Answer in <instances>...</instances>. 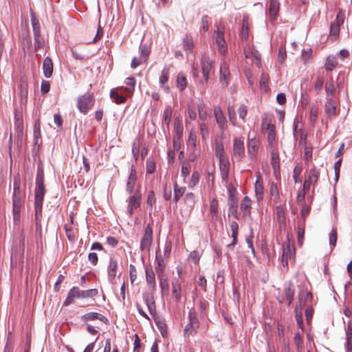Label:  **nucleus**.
I'll return each mask as SVG.
<instances>
[{
  "label": "nucleus",
  "instance_id": "nucleus-27",
  "mask_svg": "<svg viewBox=\"0 0 352 352\" xmlns=\"http://www.w3.org/2000/svg\"><path fill=\"white\" fill-rule=\"evenodd\" d=\"M312 298L311 294L307 290H301L298 295V307L300 309L305 306L306 302Z\"/></svg>",
  "mask_w": 352,
  "mask_h": 352
},
{
  "label": "nucleus",
  "instance_id": "nucleus-3",
  "mask_svg": "<svg viewBox=\"0 0 352 352\" xmlns=\"http://www.w3.org/2000/svg\"><path fill=\"white\" fill-rule=\"evenodd\" d=\"M45 189L44 185H36L35 195H34V209H35V220L36 223L38 224L41 222L42 217V208Z\"/></svg>",
  "mask_w": 352,
  "mask_h": 352
},
{
  "label": "nucleus",
  "instance_id": "nucleus-41",
  "mask_svg": "<svg viewBox=\"0 0 352 352\" xmlns=\"http://www.w3.org/2000/svg\"><path fill=\"white\" fill-rule=\"evenodd\" d=\"M188 146L190 148L191 151H195L197 146V135L195 131H191L189 133L188 141Z\"/></svg>",
  "mask_w": 352,
  "mask_h": 352
},
{
  "label": "nucleus",
  "instance_id": "nucleus-19",
  "mask_svg": "<svg viewBox=\"0 0 352 352\" xmlns=\"http://www.w3.org/2000/svg\"><path fill=\"white\" fill-rule=\"evenodd\" d=\"M80 320L84 322L95 320H99L104 322L107 321V318L106 317L96 312H89L85 314L80 317Z\"/></svg>",
  "mask_w": 352,
  "mask_h": 352
},
{
  "label": "nucleus",
  "instance_id": "nucleus-36",
  "mask_svg": "<svg viewBox=\"0 0 352 352\" xmlns=\"http://www.w3.org/2000/svg\"><path fill=\"white\" fill-rule=\"evenodd\" d=\"M110 96L116 104H122L126 101L125 97L120 94L117 89H112L111 90Z\"/></svg>",
  "mask_w": 352,
  "mask_h": 352
},
{
  "label": "nucleus",
  "instance_id": "nucleus-37",
  "mask_svg": "<svg viewBox=\"0 0 352 352\" xmlns=\"http://www.w3.org/2000/svg\"><path fill=\"white\" fill-rule=\"evenodd\" d=\"M19 90L21 100H25L28 94V85L26 80L21 79L19 82Z\"/></svg>",
  "mask_w": 352,
  "mask_h": 352
},
{
  "label": "nucleus",
  "instance_id": "nucleus-47",
  "mask_svg": "<svg viewBox=\"0 0 352 352\" xmlns=\"http://www.w3.org/2000/svg\"><path fill=\"white\" fill-rule=\"evenodd\" d=\"M98 294L97 289H91L88 290H81V298H94Z\"/></svg>",
  "mask_w": 352,
  "mask_h": 352
},
{
  "label": "nucleus",
  "instance_id": "nucleus-17",
  "mask_svg": "<svg viewBox=\"0 0 352 352\" xmlns=\"http://www.w3.org/2000/svg\"><path fill=\"white\" fill-rule=\"evenodd\" d=\"M118 267V261L111 258L107 267L108 279L111 284H113L116 280Z\"/></svg>",
  "mask_w": 352,
  "mask_h": 352
},
{
  "label": "nucleus",
  "instance_id": "nucleus-33",
  "mask_svg": "<svg viewBox=\"0 0 352 352\" xmlns=\"http://www.w3.org/2000/svg\"><path fill=\"white\" fill-rule=\"evenodd\" d=\"M248 17L244 16L243 19V24L240 36L242 40L247 41L249 37Z\"/></svg>",
  "mask_w": 352,
  "mask_h": 352
},
{
  "label": "nucleus",
  "instance_id": "nucleus-16",
  "mask_svg": "<svg viewBox=\"0 0 352 352\" xmlns=\"http://www.w3.org/2000/svg\"><path fill=\"white\" fill-rule=\"evenodd\" d=\"M254 192L257 200H262L264 195V187L262 176L259 173L256 174V180L254 184Z\"/></svg>",
  "mask_w": 352,
  "mask_h": 352
},
{
  "label": "nucleus",
  "instance_id": "nucleus-50",
  "mask_svg": "<svg viewBox=\"0 0 352 352\" xmlns=\"http://www.w3.org/2000/svg\"><path fill=\"white\" fill-rule=\"evenodd\" d=\"M320 173L318 170L313 168L309 172V178L307 179L309 183L316 184L318 182Z\"/></svg>",
  "mask_w": 352,
  "mask_h": 352
},
{
  "label": "nucleus",
  "instance_id": "nucleus-22",
  "mask_svg": "<svg viewBox=\"0 0 352 352\" xmlns=\"http://www.w3.org/2000/svg\"><path fill=\"white\" fill-rule=\"evenodd\" d=\"M53 69L54 67L52 60L51 58L47 56L43 60V70L44 76L47 78H50L53 74Z\"/></svg>",
  "mask_w": 352,
  "mask_h": 352
},
{
  "label": "nucleus",
  "instance_id": "nucleus-42",
  "mask_svg": "<svg viewBox=\"0 0 352 352\" xmlns=\"http://www.w3.org/2000/svg\"><path fill=\"white\" fill-rule=\"evenodd\" d=\"M135 82H135V79L134 77H129V78H126L125 84L129 87V88H126L124 89L126 94H133V92L134 91Z\"/></svg>",
  "mask_w": 352,
  "mask_h": 352
},
{
  "label": "nucleus",
  "instance_id": "nucleus-51",
  "mask_svg": "<svg viewBox=\"0 0 352 352\" xmlns=\"http://www.w3.org/2000/svg\"><path fill=\"white\" fill-rule=\"evenodd\" d=\"M188 318H189V323L192 324V326L199 328V322L196 316V312L195 310L190 309L188 311Z\"/></svg>",
  "mask_w": 352,
  "mask_h": 352
},
{
  "label": "nucleus",
  "instance_id": "nucleus-61",
  "mask_svg": "<svg viewBox=\"0 0 352 352\" xmlns=\"http://www.w3.org/2000/svg\"><path fill=\"white\" fill-rule=\"evenodd\" d=\"M248 113V107L245 105H241L238 109V114L240 119H241L244 122L245 120V117Z\"/></svg>",
  "mask_w": 352,
  "mask_h": 352
},
{
  "label": "nucleus",
  "instance_id": "nucleus-14",
  "mask_svg": "<svg viewBox=\"0 0 352 352\" xmlns=\"http://www.w3.org/2000/svg\"><path fill=\"white\" fill-rule=\"evenodd\" d=\"M219 170L221 179L223 182H227L230 171V161L228 157L219 160Z\"/></svg>",
  "mask_w": 352,
  "mask_h": 352
},
{
  "label": "nucleus",
  "instance_id": "nucleus-56",
  "mask_svg": "<svg viewBox=\"0 0 352 352\" xmlns=\"http://www.w3.org/2000/svg\"><path fill=\"white\" fill-rule=\"evenodd\" d=\"M172 110L170 108L167 107L164 109L163 113V118L164 123L168 126L171 121Z\"/></svg>",
  "mask_w": 352,
  "mask_h": 352
},
{
  "label": "nucleus",
  "instance_id": "nucleus-9",
  "mask_svg": "<svg viewBox=\"0 0 352 352\" xmlns=\"http://www.w3.org/2000/svg\"><path fill=\"white\" fill-rule=\"evenodd\" d=\"M295 258V249L293 245L289 243L283 245V253L281 257V262L283 267H287L288 261L290 260L292 262L294 261Z\"/></svg>",
  "mask_w": 352,
  "mask_h": 352
},
{
  "label": "nucleus",
  "instance_id": "nucleus-5",
  "mask_svg": "<svg viewBox=\"0 0 352 352\" xmlns=\"http://www.w3.org/2000/svg\"><path fill=\"white\" fill-rule=\"evenodd\" d=\"M95 103V98L92 94L80 96L77 99V108L83 114H86L92 109Z\"/></svg>",
  "mask_w": 352,
  "mask_h": 352
},
{
  "label": "nucleus",
  "instance_id": "nucleus-28",
  "mask_svg": "<svg viewBox=\"0 0 352 352\" xmlns=\"http://www.w3.org/2000/svg\"><path fill=\"white\" fill-rule=\"evenodd\" d=\"M279 10L278 0H270L269 6V15L271 20L276 19Z\"/></svg>",
  "mask_w": 352,
  "mask_h": 352
},
{
  "label": "nucleus",
  "instance_id": "nucleus-20",
  "mask_svg": "<svg viewBox=\"0 0 352 352\" xmlns=\"http://www.w3.org/2000/svg\"><path fill=\"white\" fill-rule=\"evenodd\" d=\"M146 280L150 289L154 290L156 286L155 273L151 267H146Z\"/></svg>",
  "mask_w": 352,
  "mask_h": 352
},
{
  "label": "nucleus",
  "instance_id": "nucleus-62",
  "mask_svg": "<svg viewBox=\"0 0 352 352\" xmlns=\"http://www.w3.org/2000/svg\"><path fill=\"white\" fill-rule=\"evenodd\" d=\"M324 80L322 77H318L314 85V89L316 94H318L323 87Z\"/></svg>",
  "mask_w": 352,
  "mask_h": 352
},
{
  "label": "nucleus",
  "instance_id": "nucleus-48",
  "mask_svg": "<svg viewBox=\"0 0 352 352\" xmlns=\"http://www.w3.org/2000/svg\"><path fill=\"white\" fill-rule=\"evenodd\" d=\"M324 89L328 96H333L334 95L336 88L332 78L325 83Z\"/></svg>",
  "mask_w": 352,
  "mask_h": 352
},
{
  "label": "nucleus",
  "instance_id": "nucleus-11",
  "mask_svg": "<svg viewBox=\"0 0 352 352\" xmlns=\"http://www.w3.org/2000/svg\"><path fill=\"white\" fill-rule=\"evenodd\" d=\"M141 195L138 192H135L133 195L130 196L128 199L127 212L131 216L134 209H137L140 206Z\"/></svg>",
  "mask_w": 352,
  "mask_h": 352
},
{
  "label": "nucleus",
  "instance_id": "nucleus-25",
  "mask_svg": "<svg viewBox=\"0 0 352 352\" xmlns=\"http://www.w3.org/2000/svg\"><path fill=\"white\" fill-rule=\"evenodd\" d=\"M172 294L175 299L176 302H179L181 300V285L178 278H174L172 280Z\"/></svg>",
  "mask_w": 352,
  "mask_h": 352
},
{
  "label": "nucleus",
  "instance_id": "nucleus-58",
  "mask_svg": "<svg viewBox=\"0 0 352 352\" xmlns=\"http://www.w3.org/2000/svg\"><path fill=\"white\" fill-rule=\"evenodd\" d=\"M41 137V126L39 121H37L34 126V140L35 144L38 143V138Z\"/></svg>",
  "mask_w": 352,
  "mask_h": 352
},
{
  "label": "nucleus",
  "instance_id": "nucleus-6",
  "mask_svg": "<svg viewBox=\"0 0 352 352\" xmlns=\"http://www.w3.org/2000/svg\"><path fill=\"white\" fill-rule=\"evenodd\" d=\"M201 73L204 82L209 80L210 74L214 70V60L207 55H203L201 59Z\"/></svg>",
  "mask_w": 352,
  "mask_h": 352
},
{
  "label": "nucleus",
  "instance_id": "nucleus-1",
  "mask_svg": "<svg viewBox=\"0 0 352 352\" xmlns=\"http://www.w3.org/2000/svg\"><path fill=\"white\" fill-rule=\"evenodd\" d=\"M13 196H12V212L13 220L14 223L20 220V213L21 208L23 206L25 194L20 188L19 182L14 180L13 184Z\"/></svg>",
  "mask_w": 352,
  "mask_h": 352
},
{
  "label": "nucleus",
  "instance_id": "nucleus-64",
  "mask_svg": "<svg viewBox=\"0 0 352 352\" xmlns=\"http://www.w3.org/2000/svg\"><path fill=\"white\" fill-rule=\"evenodd\" d=\"M190 165L188 163H184L181 168V175L184 178H186L190 172Z\"/></svg>",
  "mask_w": 352,
  "mask_h": 352
},
{
  "label": "nucleus",
  "instance_id": "nucleus-29",
  "mask_svg": "<svg viewBox=\"0 0 352 352\" xmlns=\"http://www.w3.org/2000/svg\"><path fill=\"white\" fill-rule=\"evenodd\" d=\"M136 173L135 168L133 167L131 170V173L128 177L127 183H126V191L129 193H131L133 192V188L136 182Z\"/></svg>",
  "mask_w": 352,
  "mask_h": 352
},
{
  "label": "nucleus",
  "instance_id": "nucleus-7",
  "mask_svg": "<svg viewBox=\"0 0 352 352\" xmlns=\"http://www.w3.org/2000/svg\"><path fill=\"white\" fill-rule=\"evenodd\" d=\"M214 116L220 131L223 133L228 129V121L219 106L214 107Z\"/></svg>",
  "mask_w": 352,
  "mask_h": 352
},
{
  "label": "nucleus",
  "instance_id": "nucleus-30",
  "mask_svg": "<svg viewBox=\"0 0 352 352\" xmlns=\"http://www.w3.org/2000/svg\"><path fill=\"white\" fill-rule=\"evenodd\" d=\"M215 155L219 159L227 158L228 156L224 150V146L221 141H217L215 142Z\"/></svg>",
  "mask_w": 352,
  "mask_h": 352
},
{
  "label": "nucleus",
  "instance_id": "nucleus-39",
  "mask_svg": "<svg viewBox=\"0 0 352 352\" xmlns=\"http://www.w3.org/2000/svg\"><path fill=\"white\" fill-rule=\"evenodd\" d=\"M185 187H179L177 182L174 184V200L177 202L185 193Z\"/></svg>",
  "mask_w": 352,
  "mask_h": 352
},
{
  "label": "nucleus",
  "instance_id": "nucleus-55",
  "mask_svg": "<svg viewBox=\"0 0 352 352\" xmlns=\"http://www.w3.org/2000/svg\"><path fill=\"white\" fill-rule=\"evenodd\" d=\"M318 108L317 107L313 106L310 109V116L309 121L312 124H314L318 120Z\"/></svg>",
  "mask_w": 352,
  "mask_h": 352
},
{
  "label": "nucleus",
  "instance_id": "nucleus-49",
  "mask_svg": "<svg viewBox=\"0 0 352 352\" xmlns=\"http://www.w3.org/2000/svg\"><path fill=\"white\" fill-rule=\"evenodd\" d=\"M31 23L33 29L34 36H41V28L38 20L35 17H32L31 19Z\"/></svg>",
  "mask_w": 352,
  "mask_h": 352
},
{
  "label": "nucleus",
  "instance_id": "nucleus-2",
  "mask_svg": "<svg viewBox=\"0 0 352 352\" xmlns=\"http://www.w3.org/2000/svg\"><path fill=\"white\" fill-rule=\"evenodd\" d=\"M261 145V142L259 138H256V135L252 137H250V134L248 135L247 138V151L248 157L250 160V163L248 164L249 169L247 170H250V168H253L252 163L256 162L257 160V155L259 151V148Z\"/></svg>",
  "mask_w": 352,
  "mask_h": 352
},
{
  "label": "nucleus",
  "instance_id": "nucleus-12",
  "mask_svg": "<svg viewBox=\"0 0 352 352\" xmlns=\"http://www.w3.org/2000/svg\"><path fill=\"white\" fill-rule=\"evenodd\" d=\"M214 38L218 46L219 52L224 54L227 51V45L224 39L223 32L218 28L217 30L214 32Z\"/></svg>",
  "mask_w": 352,
  "mask_h": 352
},
{
  "label": "nucleus",
  "instance_id": "nucleus-40",
  "mask_svg": "<svg viewBox=\"0 0 352 352\" xmlns=\"http://www.w3.org/2000/svg\"><path fill=\"white\" fill-rule=\"evenodd\" d=\"M200 134L203 141H206L209 137V129L206 122H201L199 124Z\"/></svg>",
  "mask_w": 352,
  "mask_h": 352
},
{
  "label": "nucleus",
  "instance_id": "nucleus-4",
  "mask_svg": "<svg viewBox=\"0 0 352 352\" xmlns=\"http://www.w3.org/2000/svg\"><path fill=\"white\" fill-rule=\"evenodd\" d=\"M233 162H241L245 157V145L243 138L238 137L233 139L232 147L230 151Z\"/></svg>",
  "mask_w": 352,
  "mask_h": 352
},
{
  "label": "nucleus",
  "instance_id": "nucleus-13",
  "mask_svg": "<svg viewBox=\"0 0 352 352\" xmlns=\"http://www.w3.org/2000/svg\"><path fill=\"white\" fill-rule=\"evenodd\" d=\"M169 70L170 67L165 66L162 69L159 78L160 87L166 93H168L170 90V87L167 84L169 79Z\"/></svg>",
  "mask_w": 352,
  "mask_h": 352
},
{
  "label": "nucleus",
  "instance_id": "nucleus-57",
  "mask_svg": "<svg viewBox=\"0 0 352 352\" xmlns=\"http://www.w3.org/2000/svg\"><path fill=\"white\" fill-rule=\"evenodd\" d=\"M294 136L295 138H298L300 136V142L305 141L306 137L302 134L301 129H298V124L296 122L294 124Z\"/></svg>",
  "mask_w": 352,
  "mask_h": 352
},
{
  "label": "nucleus",
  "instance_id": "nucleus-60",
  "mask_svg": "<svg viewBox=\"0 0 352 352\" xmlns=\"http://www.w3.org/2000/svg\"><path fill=\"white\" fill-rule=\"evenodd\" d=\"M36 185H44V173L43 169L38 168L36 177Z\"/></svg>",
  "mask_w": 352,
  "mask_h": 352
},
{
  "label": "nucleus",
  "instance_id": "nucleus-52",
  "mask_svg": "<svg viewBox=\"0 0 352 352\" xmlns=\"http://www.w3.org/2000/svg\"><path fill=\"white\" fill-rule=\"evenodd\" d=\"M140 50L141 54L140 58L146 62L151 52L150 48L144 44L140 45Z\"/></svg>",
  "mask_w": 352,
  "mask_h": 352
},
{
  "label": "nucleus",
  "instance_id": "nucleus-59",
  "mask_svg": "<svg viewBox=\"0 0 352 352\" xmlns=\"http://www.w3.org/2000/svg\"><path fill=\"white\" fill-rule=\"evenodd\" d=\"M270 194L274 201H276L279 199V193L277 186L274 183H272L270 186Z\"/></svg>",
  "mask_w": 352,
  "mask_h": 352
},
{
  "label": "nucleus",
  "instance_id": "nucleus-44",
  "mask_svg": "<svg viewBox=\"0 0 352 352\" xmlns=\"http://www.w3.org/2000/svg\"><path fill=\"white\" fill-rule=\"evenodd\" d=\"M200 175L198 171L195 170L192 173L190 179L188 184L190 188H193L199 182Z\"/></svg>",
  "mask_w": 352,
  "mask_h": 352
},
{
  "label": "nucleus",
  "instance_id": "nucleus-45",
  "mask_svg": "<svg viewBox=\"0 0 352 352\" xmlns=\"http://www.w3.org/2000/svg\"><path fill=\"white\" fill-rule=\"evenodd\" d=\"M346 350H352V324H349L346 332Z\"/></svg>",
  "mask_w": 352,
  "mask_h": 352
},
{
  "label": "nucleus",
  "instance_id": "nucleus-63",
  "mask_svg": "<svg viewBox=\"0 0 352 352\" xmlns=\"http://www.w3.org/2000/svg\"><path fill=\"white\" fill-rule=\"evenodd\" d=\"M146 164V173L148 174L153 173L155 169V164L154 161L152 159L148 158V159H147Z\"/></svg>",
  "mask_w": 352,
  "mask_h": 352
},
{
  "label": "nucleus",
  "instance_id": "nucleus-54",
  "mask_svg": "<svg viewBox=\"0 0 352 352\" xmlns=\"http://www.w3.org/2000/svg\"><path fill=\"white\" fill-rule=\"evenodd\" d=\"M34 49L38 51L40 49L43 48L45 45L44 38L41 36H34Z\"/></svg>",
  "mask_w": 352,
  "mask_h": 352
},
{
  "label": "nucleus",
  "instance_id": "nucleus-10",
  "mask_svg": "<svg viewBox=\"0 0 352 352\" xmlns=\"http://www.w3.org/2000/svg\"><path fill=\"white\" fill-rule=\"evenodd\" d=\"M285 296H278V300L280 303L287 302V305H290L294 299V289L291 283H287L284 287Z\"/></svg>",
  "mask_w": 352,
  "mask_h": 352
},
{
  "label": "nucleus",
  "instance_id": "nucleus-18",
  "mask_svg": "<svg viewBox=\"0 0 352 352\" xmlns=\"http://www.w3.org/2000/svg\"><path fill=\"white\" fill-rule=\"evenodd\" d=\"M75 298H81V290L78 287H73L68 292L63 302V306H69L74 302Z\"/></svg>",
  "mask_w": 352,
  "mask_h": 352
},
{
  "label": "nucleus",
  "instance_id": "nucleus-21",
  "mask_svg": "<svg viewBox=\"0 0 352 352\" xmlns=\"http://www.w3.org/2000/svg\"><path fill=\"white\" fill-rule=\"evenodd\" d=\"M337 102L333 98H328L325 103V111L329 118L336 115Z\"/></svg>",
  "mask_w": 352,
  "mask_h": 352
},
{
  "label": "nucleus",
  "instance_id": "nucleus-35",
  "mask_svg": "<svg viewBox=\"0 0 352 352\" xmlns=\"http://www.w3.org/2000/svg\"><path fill=\"white\" fill-rule=\"evenodd\" d=\"M338 65L337 59L333 56H329L326 58L324 68L327 71H332Z\"/></svg>",
  "mask_w": 352,
  "mask_h": 352
},
{
  "label": "nucleus",
  "instance_id": "nucleus-43",
  "mask_svg": "<svg viewBox=\"0 0 352 352\" xmlns=\"http://www.w3.org/2000/svg\"><path fill=\"white\" fill-rule=\"evenodd\" d=\"M305 230V223L304 222L299 223L298 226L297 240H298V243L300 245H302V243H303Z\"/></svg>",
  "mask_w": 352,
  "mask_h": 352
},
{
  "label": "nucleus",
  "instance_id": "nucleus-8",
  "mask_svg": "<svg viewBox=\"0 0 352 352\" xmlns=\"http://www.w3.org/2000/svg\"><path fill=\"white\" fill-rule=\"evenodd\" d=\"M153 241V230L150 224H148L144 230V234L140 241L142 251L148 252Z\"/></svg>",
  "mask_w": 352,
  "mask_h": 352
},
{
  "label": "nucleus",
  "instance_id": "nucleus-23",
  "mask_svg": "<svg viewBox=\"0 0 352 352\" xmlns=\"http://www.w3.org/2000/svg\"><path fill=\"white\" fill-rule=\"evenodd\" d=\"M252 201L245 196L241 202L240 209L243 213V217L250 216L252 209Z\"/></svg>",
  "mask_w": 352,
  "mask_h": 352
},
{
  "label": "nucleus",
  "instance_id": "nucleus-53",
  "mask_svg": "<svg viewBox=\"0 0 352 352\" xmlns=\"http://www.w3.org/2000/svg\"><path fill=\"white\" fill-rule=\"evenodd\" d=\"M275 129V126L271 124V122L267 118H263L262 120L261 130L263 133H266L270 129Z\"/></svg>",
  "mask_w": 352,
  "mask_h": 352
},
{
  "label": "nucleus",
  "instance_id": "nucleus-32",
  "mask_svg": "<svg viewBox=\"0 0 352 352\" xmlns=\"http://www.w3.org/2000/svg\"><path fill=\"white\" fill-rule=\"evenodd\" d=\"M144 300L147 306V308L150 314L154 316L156 314V309L153 297L149 295H144Z\"/></svg>",
  "mask_w": 352,
  "mask_h": 352
},
{
  "label": "nucleus",
  "instance_id": "nucleus-31",
  "mask_svg": "<svg viewBox=\"0 0 352 352\" xmlns=\"http://www.w3.org/2000/svg\"><path fill=\"white\" fill-rule=\"evenodd\" d=\"M187 79L184 73L179 72L177 76L176 86L177 89L182 91L185 89L187 86Z\"/></svg>",
  "mask_w": 352,
  "mask_h": 352
},
{
  "label": "nucleus",
  "instance_id": "nucleus-46",
  "mask_svg": "<svg viewBox=\"0 0 352 352\" xmlns=\"http://www.w3.org/2000/svg\"><path fill=\"white\" fill-rule=\"evenodd\" d=\"M193 41L191 37L186 36L183 39V49L186 52H191L193 49Z\"/></svg>",
  "mask_w": 352,
  "mask_h": 352
},
{
  "label": "nucleus",
  "instance_id": "nucleus-15",
  "mask_svg": "<svg viewBox=\"0 0 352 352\" xmlns=\"http://www.w3.org/2000/svg\"><path fill=\"white\" fill-rule=\"evenodd\" d=\"M344 16L341 13H338L336 16V20L331 23L330 27V36H338L340 33V26L343 23Z\"/></svg>",
  "mask_w": 352,
  "mask_h": 352
},
{
  "label": "nucleus",
  "instance_id": "nucleus-34",
  "mask_svg": "<svg viewBox=\"0 0 352 352\" xmlns=\"http://www.w3.org/2000/svg\"><path fill=\"white\" fill-rule=\"evenodd\" d=\"M197 111L199 118L201 122H206L208 117V111L206 105L204 102H200L197 104Z\"/></svg>",
  "mask_w": 352,
  "mask_h": 352
},
{
  "label": "nucleus",
  "instance_id": "nucleus-24",
  "mask_svg": "<svg viewBox=\"0 0 352 352\" xmlns=\"http://www.w3.org/2000/svg\"><path fill=\"white\" fill-rule=\"evenodd\" d=\"M230 76V70L228 65L226 63H221L220 66V81L225 86L228 84V79Z\"/></svg>",
  "mask_w": 352,
  "mask_h": 352
},
{
  "label": "nucleus",
  "instance_id": "nucleus-26",
  "mask_svg": "<svg viewBox=\"0 0 352 352\" xmlns=\"http://www.w3.org/2000/svg\"><path fill=\"white\" fill-rule=\"evenodd\" d=\"M157 276L160 281V287L161 288L162 293L168 294L169 290V284L167 276L164 273H158Z\"/></svg>",
  "mask_w": 352,
  "mask_h": 352
},
{
  "label": "nucleus",
  "instance_id": "nucleus-38",
  "mask_svg": "<svg viewBox=\"0 0 352 352\" xmlns=\"http://www.w3.org/2000/svg\"><path fill=\"white\" fill-rule=\"evenodd\" d=\"M210 212L212 219H217L218 201L216 198H213L210 202Z\"/></svg>",
  "mask_w": 352,
  "mask_h": 352
}]
</instances>
